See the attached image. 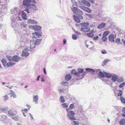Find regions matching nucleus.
<instances>
[{"label": "nucleus", "mask_w": 125, "mask_h": 125, "mask_svg": "<svg viewBox=\"0 0 125 125\" xmlns=\"http://www.w3.org/2000/svg\"><path fill=\"white\" fill-rule=\"evenodd\" d=\"M36 2L35 0H23V5L26 6V9L23 11H26L28 13H30L29 9H32L34 11L37 10V9L34 4L30 3H32L35 4Z\"/></svg>", "instance_id": "obj_1"}, {"label": "nucleus", "mask_w": 125, "mask_h": 125, "mask_svg": "<svg viewBox=\"0 0 125 125\" xmlns=\"http://www.w3.org/2000/svg\"><path fill=\"white\" fill-rule=\"evenodd\" d=\"M89 24L88 22L81 23V25L82 27L81 28V31L86 32L89 31H90V28L88 26Z\"/></svg>", "instance_id": "obj_2"}, {"label": "nucleus", "mask_w": 125, "mask_h": 125, "mask_svg": "<svg viewBox=\"0 0 125 125\" xmlns=\"http://www.w3.org/2000/svg\"><path fill=\"white\" fill-rule=\"evenodd\" d=\"M77 70L78 72V73H79V74H77L78 77H76L77 79L78 80L81 79L83 77L85 74L84 73H83L84 71L83 69H82L79 68Z\"/></svg>", "instance_id": "obj_3"}, {"label": "nucleus", "mask_w": 125, "mask_h": 125, "mask_svg": "<svg viewBox=\"0 0 125 125\" xmlns=\"http://www.w3.org/2000/svg\"><path fill=\"white\" fill-rule=\"evenodd\" d=\"M1 62L3 66L5 67H8L11 66L15 64L13 62H9L8 63L5 59H2L1 60Z\"/></svg>", "instance_id": "obj_4"}, {"label": "nucleus", "mask_w": 125, "mask_h": 125, "mask_svg": "<svg viewBox=\"0 0 125 125\" xmlns=\"http://www.w3.org/2000/svg\"><path fill=\"white\" fill-rule=\"evenodd\" d=\"M75 114L74 112L73 111H70L67 113V116L71 121H73L76 119L74 116Z\"/></svg>", "instance_id": "obj_5"}, {"label": "nucleus", "mask_w": 125, "mask_h": 125, "mask_svg": "<svg viewBox=\"0 0 125 125\" xmlns=\"http://www.w3.org/2000/svg\"><path fill=\"white\" fill-rule=\"evenodd\" d=\"M17 111L16 110H11L8 112V114L10 116H14L17 113Z\"/></svg>", "instance_id": "obj_6"}, {"label": "nucleus", "mask_w": 125, "mask_h": 125, "mask_svg": "<svg viewBox=\"0 0 125 125\" xmlns=\"http://www.w3.org/2000/svg\"><path fill=\"white\" fill-rule=\"evenodd\" d=\"M42 32H37L32 33L33 38H36L37 37L39 38L41 36Z\"/></svg>", "instance_id": "obj_7"}, {"label": "nucleus", "mask_w": 125, "mask_h": 125, "mask_svg": "<svg viewBox=\"0 0 125 125\" xmlns=\"http://www.w3.org/2000/svg\"><path fill=\"white\" fill-rule=\"evenodd\" d=\"M28 50L26 49H24L23 51V52L22 53L21 55L22 56L25 57H27L29 54V53L28 52Z\"/></svg>", "instance_id": "obj_8"}, {"label": "nucleus", "mask_w": 125, "mask_h": 125, "mask_svg": "<svg viewBox=\"0 0 125 125\" xmlns=\"http://www.w3.org/2000/svg\"><path fill=\"white\" fill-rule=\"evenodd\" d=\"M82 9L84 11L89 13H91L92 12L91 9L86 7H83Z\"/></svg>", "instance_id": "obj_9"}, {"label": "nucleus", "mask_w": 125, "mask_h": 125, "mask_svg": "<svg viewBox=\"0 0 125 125\" xmlns=\"http://www.w3.org/2000/svg\"><path fill=\"white\" fill-rule=\"evenodd\" d=\"M27 23L31 24H37V22L34 20L29 19L27 21Z\"/></svg>", "instance_id": "obj_10"}, {"label": "nucleus", "mask_w": 125, "mask_h": 125, "mask_svg": "<svg viewBox=\"0 0 125 125\" xmlns=\"http://www.w3.org/2000/svg\"><path fill=\"white\" fill-rule=\"evenodd\" d=\"M20 59L19 57L15 55L13 57L12 61L17 62L20 60Z\"/></svg>", "instance_id": "obj_11"}, {"label": "nucleus", "mask_w": 125, "mask_h": 125, "mask_svg": "<svg viewBox=\"0 0 125 125\" xmlns=\"http://www.w3.org/2000/svg\"><path fill=\"white\" fill-rule=\"evenodd\" d=\"M30 48L31 49H32L34 48L35 46V45H36L34 43L33 40H31L30 42Z\"/></svg>", "instance_id": "obj_12"}, {"label": "nucleus", "mask_w": 125, "mask_h": 125, "mask_svg": "<svg viewBox=\"0 0 125 125\" xmlns=\"http://www.w3.org/2000/svg\"><path fill=\"white\" fill-rule=\"evenodd\" d=\"M82 3L86 6L90 7V4L89 2L86 0H82Z\"/></svg>", "instance_id": "obj_13"}, {"label": "nucleus", "mask_w": 125, "mask_h": 125, "mask_svg": "<svg viewBox=\"0 0 125 125\" xmlns=\"http://www.w3.org/2000/svg\"><path fill=\"white\" fill-rule=\"evenodd\" d=\"M72 78V76L70 74H67L65 76V80L67 81H68L71 79Z\"/></svg>", "instance_id": "obj_14"}, {"label": "nucleus", "mask_w": 125, "mask_h": 125, "mask_svg": "<svg viewBox=\"0 0 125 125\" xmlns=\"http://www.w3.org/2000/svg\"><path fill=\"white\" fill-rule=\"evenodd\" d=\"M74 20L76 22L79 23L80 22V21L79 18L75 15H73Z\"/></svg>", "instance_id": "obj_15"}, {"label": "nucleus", "mask_w": 125, "mask_h": 125, "mask_svg": "<svg viewBox=\"0 0 125 125\" xmlns=\"http://www.w3.org/2000/svg\"><path fill=\"white\" fill-rule=\"evenodd\" d=\"M106 25V24L104 23H102L99 25L97 26V28L99 29L102 28L104 27Z\"/></svg>", "instance_id": "obj_16"}, {"label": "nucleus", "mask_w": 125, "mask_h": 125, "mask_svg": "<svg viewBox=\"0 0 125 125\" xmlns=\"http://www.w3.org/2000/svg\"><path fill=\"white\" fill-rule=\"evenodd\" d=\"M114 35L113 34H110L109 36V39L110 41L113 42L114 40Z\"/></svg>", "instance_id": "obj_17"}, {"label": "nucleus", "mask_w": 125, "mask_h": 125, "mask_svg": "<svg viewBox=\"0 0 125 125\" xmlns=\"http://www.w3.org/2000/svg\"><path fill=\"white\" fill-rule=\"evenodd\" d=\"M93 30H92L90 33H87V35L88 37H92L94 36L93 33L94 32Z\"/></svg>", "instance_id": "obj_18"}, {"label": "nucleus", "mask_w": 125, "mask_h": 125, "mask_svg": "<svg viewBox=\"0 0 125 125\" xmlns=\"http://www.w3.org/2000/svg\"><path fill=\"white\" fill-rule=\"evenodd\" d=\"M33 40V42L36 45H38L40 43L41 41H42L41 39H37L36 41H35L34 40Z\"/></svg>", "instance_id": "obj_19"}, {"label": "nucleus", "mask_w": 125, "mask_h": 125, "mask_svg": "<svg viewBox=\"0 0 125 125\" xmlns=\"http://www.w3.org/2000/svg\"><path fill=\"white\" fill-rule=\"evenodd\" d=\"M21 16L22 18L24 20L27 19V17L26 16V13L25 12H23L21 14Z\"/></svg>", "instance_id": "obj_20"}, {"label": "nucleus", "mask_w": 125, "mask_h": 125, "mask_svg": "<svg viewBox=\"0 0 125 125\" xmlns=\"http://www.w3.org/2000/svg\"><path fill=\"white\" fill-rule=\"evenodd\" d=\"M120 124L122 125H125V118H123L120 120L119 121Z\"/></svg>", "instance_id": "obj_21"}, {"label": "nucleus", "mask_w": 125, "mask_h": 125, "mask_svg": "<svg viewBox=\"0 0 125 125\" xmlns=\"http://www.w3.org/2000/svg\"><path fill=\"white\" fill-rule=\"evenodd\" d=\"M38 99V97L37 95H36L33 97V102L37 103V102Z\"/></svg>", "instance_id": "obj_22"}, {"label": "nucleus", "mask_w": 125, "mask_h": 125, "mask_svg": "<svg viewBox=\"0 0 125 125\" xmlns=\"http://www.w3.org/2000/svg\"><path fill=\"white\" fill-rule=\"evenodd\" d=\"M71 73L72 74H73L75 75V76H78L77 74H79V73L76 72V71L75 69L71 71Z\"/></svg>", "instance_id": "obj_23"}, {"label": "nucleus", "mask_w": 125, "mask_h": 125, "mask_svg": "<svg viewBox=\"0 0 125 125\" xmlns=\"http://www.w3.org/2000/svg\"><path fill=\"white\" fill-rule=\"evenodd\" d=\"M78 9L75 7H73V8H72L71 9L73 12L75 13H77L78 11Z\"/></svg>", "instance_id": "obj_24"}, {"label": "nucleus", "mask_w": 125, "mask_h": 125, "mask_svg": "<svg viewBox=\"0 0 125 125\" xmlns=\"http://www.w3.org/2000/svg\"><path fill=\"white\" fill-rule=\"evenodd\" d=\"M34 29L35 30H39L41 29V27L38 25H36L34 26Z\"/></svg>", "instance_id": "obj_25"}, {"label": "nucleus", "mask_w": 125, "mask_h": 125, "mask_svg": "<svg viewBox=\"0 0 125 125\" xmlns=\"http://www.w3.org/2000/svg\"><path fill=\"white\" fill-rule=\"evenodd\" d=\"M105 72L104 73L100 72L99 73V76L101 77H104L105 76Z\"/></svg>", "instance_id": "obj_26"}, {"label": "nucleus", "mask_w": 125, "mask_h": 125, "mask_svg": "<svg viewBox=\"0 0 125 125\" xmlns=\"http://www.w3.org/2000/svg\"><path fill=\"white\" fill-rule=\"evenodd\" d=\"M105 76L106 77L108 78H110L112 77V75L111 74L105 72Z\"/></svg>", "instance_id": "obj_27"}, {"label": "nucleus", "mask_w": 125, "mask_h": 125, "mask_svg": "<svg viewBox=\"0 0 125 125\" xmlns=\"http://www.w3.org/2000/svg\"><path fill=\"white\" fill-rule=\"evenodd\" d=\"M112 79L114 81H116L117 79V76L115 75H114L113 76H112Z\"/></svg>", "instance_id": "obj_28"}, {"label": "nucleus", "mask_w": 125, "mask_h": 125, "mask_svg": "<svg viewBox=\"0 0 125 125\" xmlns=\"http://www.w3.org/2000/svg\"><path fill=\"white\" fill-rule=\"evenodd\" d=\"M110 33V32L108 31H106L104 32L103 33V35L104 36H106L108 35Z\"/></svg>", "instance_id": "obj_29"}, {"label": "nucleus", "mask_w": 125, "mask_h": 125, "mask_svg": "<svg viewBox=\"0 0 125 125\" xmlns=\"http://www.w3.org/2000/svg\"><path fill=\"white\" fill-rule=\"evenodd\" d=\"M10 93H11L10 96H13V98L15 97V95L14 92L12 90H10Z\"/></svg>", "instance_id": "obj_30"}, {"label": "nucleus", "mask_w": 125, "mask_h": 125, "mask_svg": "<svg viewBox=\"0 0 125 125\" xmlns=\"http://www.w3.org/2000/svg\"><path fill=\"white\" fill-rule=\"evenodd\" d=\"M7 118V117L5 115H2L1 117V120L4 121L6 120Z\"/></svg>", "instance_id": "obj_31"}, {"label": "nucleus", "mask_w": 125, "mask_h": 125, "mask_svg": "<svg viewBox=\"0 0 125 125\" xmlns=\"http://www.w3.org/2000/svg\"><path fill=\"white\" fill-rule=\"evenodd\" d=\"M77 13L79 15H82L83 14V12L79 9H78Z\"/></svg>", "instance_id": "obj_32"}, {"label": "nucleus", "mask_w": 125, "mask_h": 125, "mask_svg": "<svg viewBox=\"0 0 125 125\" xmlns=\"http://www.w3.org/2000/svg\"><path fill=\"white\" fill-rule=\"evenodd\" d=\"M6 57L8 60L9 61H12L13 57H12L11 56L9 55H7L6 56Z\"/></svg>", "instance_id": "obj_33"}, {"label": "nucleus", "mask_w": 125, "mask_h": 125, "mask_svg": "<svg viewBox=\"0 0 125 125\" xmlns=\"http://www.w3.org/2000/svg\"><path fill=\"white\" fill-rule=\"evenodd\" d=\"M60 101L62 103H63L65 101V100L63 98V97L62 96H61L60 98Z\"/></svg>", "instance_id": "obj_34"}, {"label": "nucleus", "mask_w": 125, "mask_h": 125, "mask_svg": "<svg viewBox=\"0 0 125 125\" xmlns=\"http://www.w3.org/2000/svg\"><path fill=\"white\" fill-rule=\"evenodd\" d=\"M85 70L88 72H92V71H94L92 69L89 68H86Z\"/></svg>", "instance_id": "obj_35"}, {"label": "nucleus", "mask_w": 125, "mask_h": 125, "mask_svg": "<svg viewBox=\"0 0 125 125\" xmlns=\"http://www.w3.org/2000/svg\"><path fill=\"white\" fill-rule=\"evenodd\" d=\"M107 38L106 36L103 35V37L102 38V40L104 42H105L107 40Z\"/></svg>", "instance_id": "obj_36"}, {"label": "nucleus", "mask_w": 125, "mask_h": 125, "mask_svg": "<svg viewBox=\"0 0 125 125\" xmlns=\"http://www.w3.org/2000/svg\"><path fill=\"white\" fill-rule=\"evenodd\" d=\"M120 100L122 102L123 104H125V99L122 96L120 97Z\"/></svg>", "instance_id": "obj_37"}, {"label": "nucleus", "mask_w": 125, "mask_h": 125, "mask_svg": "<svg viewBox=\"0 0 125 125\" xmlns=\"http://www.w3.org/2000/svg\"><path fill=\"white\" fill-rule=\"evenodd\" d=\"M63 107L64 108H67L68 106V104L66 103H64L62 104Z\"/></svg>", "instance_id": "obj_38"}, {"label": "nucleus", "mask_w": 125, "mask_h": 125, "mask_svg": "<svg viewBox=\"0 0 125 125\" xmlns=\"http://www.w3.org/2000/svg\"><path fill=\"white\" fill-rule=\"evenodd\" d=\"M77 36L75 34H73L72 35V38L74 40H76L77 39Z\"/></svg>", "instance_id": "obj_39"}, {"label": "nucleus", "mask_w": 125, "mask_h": 125, "mask_svg": "<svg viewBox=\"0 0 125 125\" xmlns=\"http://www.w3.org/2000/svg\"><path fill=\"white\" fill-rule=\"evenodd\" d=\"M71 124L72 125H78L79 124V123H77L75 121H73L71 123Z\"/></svg>", "instance_id": "obj_40"}, {"label": "nucleus", "mask_w": 125, "mask_h": 125, "mask_svg": "<svg viewBox=\"0 0 125 125\" xmlns=\"http://www.w3.org/2000/svg\"><path fill=\"white\" fill-rule=\"evenodd\" d=\"M122 111L124 112V113L122 114V116L124 117H125V107H124L122 109Z\"/></svg>", "instance_id": "obj_41"}, {"label": "nucleus", "mask_w": 125, "mask_h": 125, "mask_svg": "<svg viewBox=\"0 0 125 125\" xmlns=\"http://www.w3.org/2000/svg\"><path fill=\"white\" fill-rule=\"evenodd\" d=\"M74 108V105L73 104H70L69 106L70 109L72 110Z\"/></svg>", "instance_id": "obj_42"}, {"label": "nucleus", "mask_w": 125, "mask_h": 125, "mask_svg": "<svg viewBox=\"0 0 125 125\" xmlns=\"http://www.w3.org/2000/svg\"><path fill=\"white\" fill-rule=\"evenodd\" d=\"M119 92L117 94V96H121L123 92L122 90H120L118 91Z\"/></svg>", "instance_id": "obj_43"}, {"label": "nucleus", "mask_w": 125, "mask_h": 125, "mask_svg": "<svg viewBox=\"0 0 125 125\" xmlns=\"http://www.w3.org/2000/svg\"><path fill=\"white\" fill-rule=\"evenodd\" d=\"M85 14L88 16L90 18H92L93 17V16L92 15L89 14L88 13H85Z\"/></svg>", "instance_id": "obj_44"}, {"label": "nucleus", "mask_w": 125, "mask_h": 125, "mask_svg": "<svg viewBox=\"0 0 125 125\" xmlns=\"http://www.w3.org/2000/svg\"><path fill=\"white\" fill-rule=\"evenodd\" d=\"M102 53L103 54H105L107 53L106 51L105 50H101Z\"/></svg>", "instance_id": "obj_45"}, {"label": "nucleus", "mask_w": 125, "mask_h": 125, "mask_svg": "<svg viewBox=\"0 0 125 125\" xmlns=\"http://www.w3.org/2000/svg\"><path fill=\"white\" fill-rule=\"evenodd\" d=\"M4 101H6L8 99V97L7 95H6L5 96H4Z\"/></svg>", "instance_id": "obj_46"}, {"label": "nucleus", "mask_w": 125, "mask_h": 125, "mask_svg": "<svg viewBox=\"0 0 125 125\" xmlns=\"http://www.w3.org/2000/svg\"><path fill=\"white\" fill-rule=\"evenodd\" d=\"M12 118L15 121H17L18 120V118L17 117L15 116L14 117H12Z\"/></svg>", "instance_id": "obj_47"}, {"label": "nucleus", "mask_w": 125, "mask_h": 125, "mask_svg": "<svg viewBox=\"0 0 125 125\" xmlns=\"http://www.w3.org/2000/svg\"><path fill=\"white\" fill-rule=\"evenodd\" d=\"M125 83H123L121 84L119 86V87L121 88H122L125 85Z\"/></svg>", "instance_id": "obj_48"}, {"label": "nucleus", "mask_w": 125, "mask_h": 125, "mask_svg": "<svg viewBox=\"0 0 125 125\" xmlns=\"http://www.w3.org/2000/svg\"><path fill=\"white\" fill-rule=\"evenodd\" d=\"M7 109L6 108H2L1 109V110L3 112H6V111H7Z\"/></svg>", "instance_id": "obj_49"}, {"label": "nucleus", "mask_w": 125, "mask_h": 125, "mask_svg": "<svg viewBox=\"0 0 125 125\" xmlns=\"http://www.w3.org/2000/svg\"><path fill=\"white\" fill-rule=\"evenodd\" d=\"M75 32L76 34L79 35H81V33L80 31H75Z\"/></svg>", "instance_id": "obj_50"}, {"label": "nucleus", "mask_w": 125, "mask_h": 125, "mask_svg": "<svg viewBox=\"0 0 125 125\" xmlns=\"http://www.w3.org/2000/svg\"><path fill=\"white\" fill-rule=\"evenodd\" d=\"M116 42H117L119 43L120 41V38L117 39L116 40Z\"/></svg>", "instance_id": "obj_51"}, {"label": "nucleus", "mask_w": 125, "mask_h": 125, "mask_svg": "<svg viewBox=\"0 0 125 125\" xmlns=\"http://www.w3.org/2000/svg\"><path fill=\"white\" fill-rule=\"evenodd\" d=\"M108 62V61L107 60H104V63L105 64L107 63Z\"/></svg>", "instance_id": "obj_52"}, {"label": "nucleus", "mask_w": 125, "mask_h": 125, "mask_svg": "<svg viewBox=\"0 0 125 125\" xmlns=\"http://www.w3.org/2000/svg\"><path fill=\"white\" fill-rule=\"evenodd\" d=\"M98 36H96L94 37L93 38V39L95 40H96L98 38Z\"/></svg>", "instance_id": "obj_53"}, {"label": "nucleus", "mask_w": 125, "mask_h": 125, "mask_svg": "<svg viewBox=\"0 0 125 125\" xmlns=\"http://www.w3.org/2000/svg\"><path fill=\"white\" fill-rule=\"evenodd\" d=\"M43 71L44 73L45 74H46V73L45 68H44L43 69Z\"/></svg>", "instance_id": "obj_54"}, {"label": "nucleus", "mask_w": 125, "mask_h": 125, "mask_svg": "<svg viewBox=\"0 0 125 125\" xmlns=\"http://www.w3.org/2000/svg\"><path fill=\"white\" fill-rule=\"evenodd\" d=\"M79 17L80 18V19H83V17L82 15H79Z\"/></svg>", "instance_id": "obj_55"}, {"label": "nucleus", "mask_w": 125, "mask_h": 125, "mask_svg": "<svg viewBox=\"0 0 125 125\" xmlns=\"http://www.w3.org/2000/svg\"><path fill=\"white\" fill-rule=\"evenodd\" d=\"M66 43V40L65 39H64L63 40V44H65Z\"/></svg>", "instance_id": "obj_56"}, {"label": "nucleus", "mask_w": 125, "mask_h": 125, "mask_svg": "<svg viewBox=\"0 0 125 125\" xmlns=\"http://www.w3.org/2000/svg\"><path fill=\"white\" fill-rule=\"evenodd\" d=\"M59 91L61 93H62L64 92L62 90V89H60L59 90Z\"/></svg>", "instance_id": "obj_57"}, {"label": "nucleus", "mask_w": 125, "mask_h": 125, "mask_svg": "<svg viewBox=\"0 0 125 125\" xmlns=\"http://www.w3.org/2000/svg\"><path fill=\"white\" fill-rule=\"evenodd\" d=\"M40 77V76L39 75V76H38L37 78V81H39V78Z\"/></svg>", "instance_id": "obj_58"}, {"label": "nucleus", "mask_w": 125, "mask_h": 125, "mask_svg": "<svg viewBox=\"0 0 125 125\" xmlns=\"http://www.w3.org/2000/svg\"><path fill=\"white\" fill-rule=\"evenodd\" d=\"M24 111L25 112H27L28 111V110L27 109H25L24 110Z\"/></svg>", "instance_id": "obj_59"}, {"label": "nucleus", "mask_w": 125, "mask_h": 125, "mask_svg": "<svg viewBox=\"0 0 125 125\" xmlns=\"http://www.w3.org/2000/svg\"><path fill=\"white\" fill-rule=\"evenodd\" d=\"M90 27H93L95 26L93 24H92L90 25Z\"/></svg>", "instance_id": "obj_60"}, {"label": "nucleus", "mask_w": 125, "mask_h": 125, "mask_svg": "<svg viewBox=\"0 0 125 125\" xmlns=\"http://www.w3.org/2000/svg\"><path fill=\"white\" fill-rule=\"evenodd\" d=\"M75 5L76 6H78L76 2H75Z\"/></svg>", "instance_id": "obj_61"}, {"label": "nucleus", "mask_w": 125, "mask_h": 125, "mask_svg": "<svg viewBox=\"0 0 125 125\" xmlns=\"http://www.w3.org/2000/svg\"><path fill=\"white\" fill-rule=\"evenodd\" d=\"M26 106L27 107H28L29 108H30L31 107V106H29L28 105H27Z\"/></svg>", "instance_id": "obj_62"}, {"label": "nucleus", "mask_w": 125, "mask_h": 125, "mask_svg": "<svg viewBox=\"0 0 125 125\" xmlns=\"http://www.w3.org/2000/svg\"><path fill=\"white\" fill-rule=\"evenodd\" d=\"M18 19L20 21H21V18L20 17H18Z\"/></svg>", "instance_id": "obj_63"}, {"label": "nucleus", "mask_w": 125, "mask_h": 125, "mask_svg": "<svg viewBox=\"0 0 125 125\" xmlns=\"http://www.w3.org/2000/svg\"><path fill=\"white\" fill-rule=\"evenodd\" d=\"M98 35L100 36H102V34H98Z\"/></svg>", "instance_id": "obj_64"}]
</instances>
